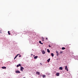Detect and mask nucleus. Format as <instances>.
Here are the masks:
<instances>
[{
    "label": "nucleus",
    "instance_id": "19",
    "mask_svg": "<svg viewBox=\"0 0 78 78\" xmlns=\"http://www.w3.org/2000/svg\"><path fill=\"white\" fill-rule=\"evenodd\" d=\"M66 49V48L64 47H62V50H65Z\"/></svg>",
    "mask_w": 78,
    "mask_h": 78
},
{
    "label": "nucleus",
    "instance_id": "1",
    "mask_svg": "<svg viewBox=\"0 0 78 78\" xmlns=\"http://www.w3.org/2000/svg\"><path fill=\"white\" fill-rule=\"evenodd\" d=\"M24 69V68H23V67H20V70L21 71L23 72V70Z\"/></svg>",
    "mask_w": 78,
    "mask_h": 78
},
{
    "label": "nucleus",
    "instance_id": "14",
    "mask_svg": "<svg viewBox=\"0 0 78 78\" xmlns=\"http://www.w3.org/2000/svg\"><path fill=\"white\" fill-rule=\"evenodd\" d=\"M51 56L52 57H53L54 56V54H53V53H51Z\"/></svg>",
    "mask_w": 78,
    "mask_h": 78
},
{
    "label": "nucleus",
    "instance_id": "25",
    "mask_svg": "<svg viewBox=\"0 0 78 78\" xmlns=\"http://www.w3.org/2000/svg\"><path fill=\"white\" fill-rule=\"evenodd\" d=\"M40 65H42V63H40Z\"/></svg>",
    "mask_w": 78,
    "mask_h": 78
},
{
    "label": "nucleus",
    "instance_id": "26",
    "mask_svg": "<svg viewBox=\"0 0 78 78\" xmlns=\"http://www.w3.org/2000/svg\"><path fill=\"white\" fill-rule=\"evenodd\" d=\"M21 55H20V56H19V57H21Z\"/></svg>",
    "mask_w": 78,
    "mask_h": 78
},
{
    "label": "nucleus",
    "instance_id": "2",
    "mask_svg": "<svg viewBox=\"0 0 78 78\" xmlns=\"http://www.w3.org/2000/svg\"><path fill=\"white\" fill-rule=\"evenodd\" d=\"M65 69L67 71H69V70L68 69V68H67V66H65Z\"/></svg>",
    "mask_w": 78,
    "mask_h": 78
},
{
    "label": "nucleus",
    "instance_id": "20",
    "mask_svg": "<svg viewBox=\"0 0 78 78\" xmlns=\"http://www.w3.org/2000/svg\"><path fill=\"white\" fill-rule=\"evenodd\" d=\"M56 53L57 54H59V52H58V51H56Z\"/></svg>",
    "mask_w": 78,
    "mask_h": 78
},
{
    "label": "nucleus",
    "instance_id": "29",
    "mask_svg": "<svg viewBox=\"0 0 78 78\" xmlns=\"http://www.w3.org/2000/svg\"><path fill=\"white\" fill-rule=\"evenodd\" d=\"M1 33V32H0V33Z\"/></svg>",
    "mask_w": 78,
    "mask_h": 78
},
{
    "label": "nucleus",
    "instance_id": "10",
    "mask_svg": "<svg viewBox=\"0 0 78 78\" xmlns=\"http://www.w3.org/2000/svg\"><path fill=\"white\" fill-rule=\"evenodd\" d=\"M18 55H19V54L17 55L14 58V60H15V59H16V58H17V56H18Z\"/></svg>",
    "mask_w": 78,
    "mask_h": 78
},
{
    "label": "nucleus",
    "instance_id": "17",
    "mask_svg": "<svg viewBox=\"0 0 78 78\" xmlns=\"http://www.w3.org/2000/svg\"><path fill=\"white\" fill-rule=\"evenodd\" d=\"M39 43L40 44H42V45L43 44L42 43H41V41H39Z\"/></svg>",
    "mask_w": 78,
    "mask_h": 78
},
{
    "label": "nucleus",
    "instance_id": "16",
    "mask_svg": "<svg viewBox=\"0 0 78 78\" xmlns=\"http://www.w3.org/2000/svg\"><path fill=\"white\" fill-rule=\"evenodd\" d=\"M59 69L60 70H62V67H60L59 68Z\"/></svg>",
    "mask_w": 78,
    "mask_h": 78
},
{
    "label": "nucleus",
    "instance_id": "9",
    "mask_svg": "<svg viewBox=\"0 0 78 78\" xmlns=\"http://www.w3.org/2000/svg\"><path fill=\"white\" fill-rule=\"evenodd\" d=\"M56 76H59V73H56Z\"/></svg>",
    "mask_w": 78,
    "mask_h": 78
},
{
    "label": "nucleus",
    "instance_id": "5",
    "mask_svg": "<svg viewBox=\"0 0 78 78\" xmlns=\"http://www.w3.org/2000/svg\"><path fill=\"white\" fill-rule=\"evenodd\" d=\"M19 66H20V67H21L22 65H20V64H19L18 65H17L16 66L17 67H19Z\"/></svg>",
    "mask_w": 78,
    "mask_h": 78
},
{
    "label": "nucleus",
    "instance_id": "11",
    "mask_svg": "<svg viewBox=\"0 0 78 78\" xmlns=\"http://www.w3.org/2000/svg\"><path fill=\"white\" fill-rule=\"evenodd\" d=\"M37 58H38V56H35L34 57V59H37Z\"/></svg>",
    "mask_w": 78,
    "mask_h": 78
},
{
    "label": "nucleus",
    "instance_id": "12",
    "mask_svg": "<svg viewBox=\"0 0 78 78\" xmlns=\"http://www.w3.org/2000/svg\"><path fill=\"white\" fill-rule=\"evenodd\" d=\"M50 58H49L47 60L48 62H50Z\"/></svg>",
    "mask_w": 78,
    "mask_h": 78
},
{
    "label": "nucleus",
    "instance_id": "7",
    "mask_svg": "<svg viewBox=\"0 0 78 78\" xmlns=\"http://www.w3.org/2000/svg\"><path fill=\"white\" fill-rule=\"evenodd\" d=\"M41 38L42 39V41H45V40L44 39V38L43 37H42Z\"/></svg>",
    "mask_w": 78,
    "mask_h": 78
},
{
    "label": "nucleus",
    "instance_id": "23",
    "mask_svg": "<svg viewBox=\"0 0 78 78\" xmlns=\"http://www.w3.org/2000/svg\"><path fill=\"white\" fill-rule=\"evenodd\" d=\"M48 40V38H46V40Z\"/></svg>",
    "mask_w": 78,
    "mask_h": 78
},
{
    "label": "nucleus",
    "instance_id": "24",
    "mask_svg": "<svg viewBox=\"0 0 78 78\" xmlns=\"http://www.w3.org/2000/svg\"><path fill=\"white\" fill-rule=\"evenodd\" d=\"M49 47H51V46H50V45H49Z\"/></svg>",
    "mask_w": 78,
    "mask_h": 78
},
{
    "label": "nucleus",
    "instance_id": "28",
    "mask_svg": "<svg viewBox=\"0 0 78 78\" xmlns=\"http://www.w3.org/2000/svg\"><path fill=\"white\" fill-rule=\"evenodd\" d=\"M35 56V55H34V56H34V57Z\"/></svg>",
    "mask_w": 78,
    "mask_h": 78
},
{
    "label": "nucleus",
    "instance_id": "6",
    "mask_svg": "<svg viewBox=\"0 0 78 78\" xmlns=\"http://www.w3.org/2000/svg\"><path fill=\"white\" fill-rule=\"evenodd\" d=\"M42 53L43 55H44V54H45V52L44 51H42Z\"/></svg>",
    "mask_w": 78,
    "mask_h": 78
},
{
    "label": "nucleus",
    "instance_id": "4",
    "mask_svg": "<svg viewBox=\"0 0 78 78\" xmlns=\"http://www.w3.org/2000/svg\"><path fill=\"white\" fill-rule=\"evenodd\" d=\"M36 74H37V75H40V73L38 71H37L36 72Z\"/></svg>",
    "mask_w": 78,
    "mask_h": 78
},
{
    "label": "nucleus",
    "instance_id": "21",
    "mask_svg": "<svg viewBox=\"0 0 78 78\" xmlns=\"http://www.w3.org/2000/svg\"><path fill=\"white\" fill-rule=\"evenodd\" d=\"M62 53H63V52L62 51H61L60 52V54H62Z\"/></svg>",
    "mask_w": 78,
    "mask_h": 78
},
{
    "label": "nucleus",
    "instance_id": "3",
    "mask_svg": "<svg viewBox=\"0 0 78 78\" xmlns=\"http://www.w3.org/2000/svg\"><path fill=\"white\" fill-rule=\"evenodd\" d=\"M16 73H20V72L19 70L16 71Z\"/></svg>",
    "mask_w": 78,
    "mask_h": 78
},
{
    "label": "nucleus",
    "instance_id": "15",
    "mask_svg": "<svg viewBox=\"0 0 78 78\" xmlns=\"http://www.w3.org/2000/svg\"><path fill=\"white\" fill-rule=\"evenodd\" d=\"M42 76H43V78H45V77L46 76H45V75H43Z\"/></svg>",
    "mask_w": 78,
    "mask_h": 78
},
{
    "label": "nucleus",
    "instance_id": "18",
    "mask_svg": "<svg viewBox=\"0 0 78 78\" xmlns=\"http://www.w3.org/2000/svg\"><path fill=\"white\" fill-rule=\"evenodd\" d=\"M8 34H9V35H10V34H11V33H10L9 31H8Z\"/></svg>",
    "mask_w": 78,
    "mask_h": 78
},
{
    "label": "nucleus",
    "instance_id": "22",
    "mask_svg": "<svg viewBox=\"0 0 78 78\" xmlns=\"http://www.w3.org/2000/svg\"><path fill=\"white\" fill-rule=\"evenodd\" d=\"M56 55L57 56H59V54H57Z\"/></svg>",
    "mask_w": 78,
    "mask_h": 78
},
{
    "label": "nucleus",
    "instance_id": "8",
    "mask_svg": "<svg viewBox=\"0 0 78 78\" xmlns=\"http://www.w3.org/2000/svg\"><path fill=\"white\" fill-rule=\"evenodd\" d=\"M2 69H6V67L4 66L2 67Z\"/></svg>",
    "mask_w": 78,
    "mask_h": 78
},
{
    "label": "nucleus",
    "instance_id": "27",
    "mask_svg": "<svg viewBox=\"0 0 78 78\" xmlns=\"http://www.w3.org/2000/svg\"><path fill=\"white\" fill-rule=\"evenodd\" d=\"M31 56H33V54H31Z\"/></svg>",
    "mask_w": 78,
    "mask_h": 78
},
{
    "label": "nucleus",
    "instance_id": "13",
    "mask_svg": "<svg viewBox=\"0 0 78 78\" xmlns=\"http://www.w3.org/2000/svg\"><path fill=\"white\" fill-rule=\"evenodd\" d=\"M47 51L48 53H50V50L49 49H47Z\"/></svg>",
    "mask_w": 78,
    "mask_h": 78
}]
</instances>
